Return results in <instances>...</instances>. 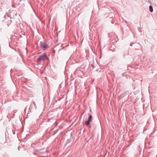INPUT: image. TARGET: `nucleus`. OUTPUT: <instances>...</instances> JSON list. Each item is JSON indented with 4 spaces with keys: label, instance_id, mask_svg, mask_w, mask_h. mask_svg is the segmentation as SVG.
<instances>
[{
    "label": "nucleus",
    "instance_id": "2",
    "mask_svg": "<svg viewBox=\"0 0 157 157\" xmlns=\"http://www.w3.org/2000/svg\"><path fill=\"white\" fill-rule=\"evenodd\" d=\"M40 48L43 50H44L48 47V46L45 43L41 42H40Z\"/></svg>",
    "mask_w": 157,
    "mask_h": 157
},
{
    "label": "nucleus",
    "instance_id": "1",
    "mask_svg": "<svg viewBox=\"0 0 157 157\" xmlns=\"http://www.w3.org/2000/svg\"><path fill=\"white\" fill-rule=\"evenodd\" d=\"M47 59V57L46 54L45 53H44L40 56L37 60V62L39 63L41 61H44Z\"/></svg>",
    "mask_w": 157,
    "mask_h": 157
},
{
    "label": "nucleus",
    "instance_id": "4",
    "mask_svg": "<svg viewBox=\"0 0 157 157\" xmlns=\"http://www.w3.org/2000/svg\"><path fill=\"white\" fill-rule=\"evenodd\" d=\"M149 9L151 12H152L153 11V9L152 6H149Z\"/></svg>",
    "mask_w": 157,
    "mask_h": 157
},
{
    "label": "nucleus",
    "instance_id": "3",
    "mask_svg": "<svg viewBox=\"0 0 157 157\" xmlns=\"http://www.w3.org/2000/svg\"><path fill=\"white\" fill-rule=\"evenodd\" d=\"M92 115H90L89 116L87 121L85 123V124L86 125H88L90 124V122L92 121Z\"/></svg>",
    "mask_w": 157,
    "mask_h": 157
}]
</instances>
